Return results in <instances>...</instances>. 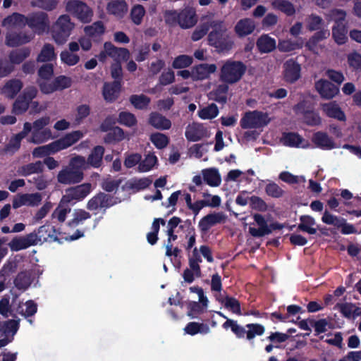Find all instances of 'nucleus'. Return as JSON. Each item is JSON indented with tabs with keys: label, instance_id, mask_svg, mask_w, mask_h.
<instances>
[{
	"label": "nucleus",
	"instance_id": "f257e3e1",
	"mask_svg": "<svg viewBox=\"0 0 361 361\" xmlns=\"http://www.w3.org/2000/svg\"><path fill=\"white\" fill-rule=\"evenodd\" d=\"M85 166L84 157L77 155L72 157L68 166L59 172L57 175L58 182L64 185H73L80 183L84 178Z\"/></svg>",
	"mask_w": 361,
	"mask_h": 361
},
{
	"label": "nucleus",
	"instance_id": "f03ea898",
	"mask_svg": "<svg viewBox=\"0 0 361 361\" xmlns=\"http://www.w3.org/2000/svg\"><path fill=\"white\" fill-rule=\"evenodd\" d=\"M306 27L310 31L319 30L307 42L306 46L312 50L316 44L330 36V31L323 18L316 14L310 15L305 20Z\"/></svg>",
	"mask_w": 361,
	"mask_h": 361
},
{
	"label": "nucleus",
	"instance_id": "7ed1b4c3",
	"mask_svg": "<svg viewBox=\"0 0 361 361\" xmlns=\"http://www.w3.org/2000/svg\"><path fill=\"white\" fill-rule=\"evenodd\" d=\"M75 23L68 14L61 15L52 25V37L58 44H63L70 37Z\"/></svg>",
	"mask_w": 361,
	"mask_h": 361
},
{
	"label": "nucleus",
	"instance_id": "20e7f679",
	"mask_svg": "<svg viewBox=\"0 0 361 361\" xmlns=\"http://www.w3.org/2000/svg\"><path fill=\"white\" fill-rule=\"evenodd\" d=\"M65 11L80 23L86 24L92 21L93 10L80 0H68L65 3Z\"/></svg>",
	"mask_w": 361,
	"mask_h": 361
},
{
	"label": "nucleus",
	"instance_id": "39448f33",
	"mask_svg": "<svg viewBox=\"0 0 361 361\" xmlns=\"http://www.w3.org/2000/svg\"><path fill=\"white\" fill-rule=\"evenodd\" d=\"M92 185L90 183L67 188L65 195L61 199L59 207L74 204L77 202L82 201L90 193Z\"/></svg>",
	"mask_w": 361,
	"mask_h": 361
},
{
	"label": "nucleus",
	"instance_id": "423d86ee",
	"mask_svg": "<svg viewBox=\"0 0 361 361\" xmlns=\"http://www.w3.org/2000/svg\"><path fill=\"white\" fill-rule=\"evenodd\" d=\"M49 122V116H44L35 121L32 123V136L29 141L35 144H41L50 139L51 137V130L44 128Z\"/></svg>",
	"mask_w": 361,
	"mask_h": 361
},
{
	"label": "nucleus",
	"instance_id": "0eeeda50",
	"mask_svg": "<svg viewBox=\"0 0 361 361\" xmlns=\"http://www.w3.org/2000/svg\"><path fill=\"white\" fill-rule=\"evenodd\" d=\"M271 121L267 113L258 111L247 112L241 120L244 128H260L266 126Z\"/></svg>",
	"mask_w": 361,
	"mask_h": 361
},
{
	"label": "nucleus",
	"instance_id": "6e6552de",
	"mask_svg": "<svg viewBox=\"0 0 361 361\" xmlns=\"http://www.w3.org/2000/svg\"><path fill=\"white\" fill-rule=\"evenodd\" d=\"M40 91L45 94H51L56 91H61L70 87L72 80L66 75L56 77L51 82L48 81H37Z\"/></svg>",
	"mask_w": 361,
	"mask_h": 361
},
{
	"label": "nucleus",
	"instance_id": "1a4fd4ad",
	"mask_svg": "<svg viewBox=\"0 0 361 361\" xmlns=\"http://www.w3.org/2000/svg\"><path fill=\"white\" fill-rule=\"evenodd\" d=\"M26 25L37 35H42L49 27L48 14L44 11L32 12L27 16Z\"/></svg>",
	"mask_w": 361,
	"mask_h": 361
},
{
	"label": "nucleus",
	"instance_id": "9d476101",
	"mask_svg": "<svg viewBox=\"0 0 361 361\" xmlns=\"http://www.w3.org/2000/svg\"><path fill=\"white\" fill-rule=\"evenodd\" d=\"M254 223L249 227L250 233L254 237H262L271 233L272 229L279 228L275 225L269 226L264 218L260 214H255Z\"/></svg>",
	"mask_w": 361,
	"mask_h": 361
},
{
	"label": "nucleus",
	"instance_id": "9b49d317",
	"mask_svg": "<svg viewBox=\"0 0 361 361\" xmlns=\"http://www.w3.org/2000/svg\"><path fill=\"white\" fill-rule=\"evenodd\" d=\"M116 202L114 201V197L100 192L92 197L87 204V209L90 211L97 210L99 208L104 209V213L106 209L114 206Z\"/></svg>",
	"mask_w": 361,
	"mask_h": 361
},
{
	"label": "nucleus",
	"instance_id": "f8f14e48",
	"mask_svg": "<svg viewBox=\"0 0 361 361\" xmlns=\"http://www.w3.org/2000/svg\"><path fill=\"white\" fill-rule=\"evenodd\" d=\"M32 38L33 35L27 32L9 30L6 35L5 44L9 47H16L30 42Z\"/></svg>",
	"mask_w": 361,
	"mask_h": 361
},
{
	"label": "nucleus",
	"instance_id": "ddd939ff",
	"mask_svg": "<svg viewBox=\"0 0 361 361\" xmlns=\"http://www.w3.org/2000/svg\"><path fill=\"white\" fill-rule=\"evenodd\" d=\"M280 142L282 145L290 147L302 149L310 147V142L296 133H283Z\"/></svg>",
	"mask_w": 361,
	"mask_h": 361
},
{
	"label": "nucleus",
	"instance_id": "4468645a",
	"mask_svg": "<svg viewBox=\"0 0 361 361\" xmlns=\"http://www.w3.org/2000/svg\"><path fill=\"white\" fill-rule=\"evenodd\" d=\"M185 136L190 142H197L209 136L207 128L202 123L193 122L185 128Z\"/></svg>",
	"mask_w": 361,
	"mask_h": 361
},
{
	"label": "nucleus",
	"instance_id": "2eb2a0df",
	"mask_svg": "<svg viewBox=\"0 0 361 361\" xmlns=\"http://www.w3.org/2000/svg\"><path fill=\"white\" fill-rule=\"evenodd\" d=\"M35 231L30 233L25 236H16L8 243L12 251H20L30 246L36 245Z\"/></svg>",
	"mask_w": 361,
	"mask_h": 361
},
{
	"label": "nucleus",
	"instance_id": "dca6fc26",
	"mask_svg": "<svg viewBox=\"0 0 361 361\" xmlns=\"http://www.w3.org/2000/svg\"><path fill=\"white\" fill-rule=\"evenodd\" d=\"M36 276L37 273L35 269L20 271L13 281L15 287L19 290H26L35 281Z\"/></svg>",
	"mask_w": 361,
	"mask_h": 361
},
{
	"label": "nucleus",
	"instance_id": "f3484780",
	"mask_svg": "<svg viewBox=\"0 0 361 361\" xmlns=\"http://www.w3.org/2000/svg\"><path fill=\"white\" fill-rule=\"evenodd\" d=\"M310 106L305 102H302L295 106L296 112L303 114V120L307 125H319L322 122L320 116L318 113L310 110Z\"/></svg>",
	"mask_w": 361,
	"mask_h": 361
},
{
	"label": "nucleus",
	"instance_id": "a211bd4d",
	"mask_svg": "<svg viewBox=\"0 0 361 361\" xmlns=\"http://www.w3.org/2000/svg\"><path fill=\"white\" fill-rule=\"evenodd\" d=\"M314 86L322 99H331L339 93V88L326 80H317Z\"/></svg>",
	"mask_w": 361,
	"mask_h": 361
},
{
	"label": "nucleus",
	"instance_id": "6ab92c4d",
	"mask_svg": "<svg viewBox=\"0 0 361 361\" xmlns=\"http://www.w3.org/2000/svg\"><path fill=\"white\" fill-rule=\"evenodd\" d=\"M35 231L36 245L39 242H56L59 241L56 235V230L55 226L50 224H45L39 226L37 231Z\"/></svg>",
	"mask_w": 361,
	"mask_h": 361
},
{
	"label": "nucleus",
	"instance_id": "aec40b11",
	"mask_svg": "<svg viewBox=\"0 0 361 361\" xmlns=\"http://www.w3.org/2000/svg\"><path fill=\"white\" fill-rule=\"evenodd\" d=\"M104 49L107 51L108 56L112 58L114 63L121 62V60L127 61L130 57V51L124 47H117L111 42L104 44Z\"/></svg>",
	"mask_w": 361,
	"mask_h": 361
},
{
	"label": "nucleus",
	"instance_id": "412c9836",
	"mask_svg": "<svg viewBox=\"0 0 361 361\" xmlns=\"http://www.w3.org/2000/svg\"><path fill=\"white\" fill-rule=\"evenodd\" d=\"M105 149L102 145H97L91 150L87 159H85V170L91 166L94 169L99 168L103 163V157Z\"/></svg>",
	"mask_w": 361,
	"mask_h": 361
},
{
	"label": "nucleus",
	"instance_id": "4be33fe9",
	"mask_svg": "<svg viewBox=\"0 0 361 361\" xmlns=\"http://www.w3.org/2000/svg\"><path fill=\"white\" fill-rule=\"evenodd\" d=\"M322 112L328 117L344 121L346 119L345 113L340 107L339 104L334 101L327 103L321 104Z\"/></svg>",
	"mask_w": 361,
	"mask_h": 361
},
{
	"label": "nucleus",
	"instance_id": "5701e85b",
	"mask_svg": "<svg viewBox=\"0 0 361 361\" xmlns=\"http://www.w3.org/2000/svg\"><path fill=\"white\" fill-rule=\"evenodd\" d=\"M300 66L294 60L290 59L283 64V78L286 82H294L300 77Z\"/></svg>",
	"mask_w": 361,
	"mask_h": 361
},
{
	"label": "nucleus",
	"instance_id": "b1692460",
	"mask_svg": "<svg viewBox=\"0 0 361 361\" xmlns=\"http://www.w3.org/2000/svg\"><path fill=\"white\" fill-rule=\"evenodd\" d=\"M197 22V16L193 8L186 7L179 12V26L181 28L192 27Z\"/></svg>",
	"mask_w": 361,
	"mask_h": 361
},
{
	"label": "nucleus",
	"instance_id": "393cba45",
	"mask_svg": "<svg viewBox=\"0 0 361 361\" xmlns=\"http://www.w3.org/2000/svg\"><path fill=\"white\" fill-rule=\"evenodd\" d=\"M218 25L216 27H213L214 30L212 31L208 35L209 44L221 51L226 49V37H224V31L218 30L221 27V21H216Z\"/></svg>",
	"mask_w": 361,
	"mask_h": 361
},
{
	"label": "nucleus",
	"instance_id": "a878e982",
	"mask_svg": "<svg viewBox=\"0 0 361 361\" xmlns=\"http://www.w3.org/2000/svg\"><path fill=\"white\" fill-rule=\"evenodd\" d=\"M121 90L120 81L106 82L104 85L102 94L106 102L112 103L119 97Z\"/></svg>",
	"mask_w": 361,
	"mask_h": 361
},
{
	"label": "nucleus",
	"instance_id": "bb28decb",
	"mask_svg": "<svg viewBox=\"0 0 361 361\" xmlns=\"http://www.w3.org/2000/svg\"><path fill=\"white\" fill-rule=\"evenodd\" d=\"M23 87V82L19 79L8 80L2 87L1 93L8 99H14Z\"/></svg>",
	"mask_w": 361,
	"mask_h": 361
},
{
	"label": "nucleus",
	"instance_id": "cd10ccee",
	"mask_svg": "<svg viewBox=\"0 0 361 361\" xmlns=\"http://www.w3.org/2000/svg\"><path fill=\"white\" fill-rule=\"evenodd\" d=\"M214 64L202 63L195 66L192 69V79L193 81L202 80L209 78L211 73L216 71Z\"/></svg>",
	"mask_w": 361,
	"mask_h": 361
},
{
	"label": "nucleus",
	"instance_id": "c85d7f7f",
	"mask_svg": "<svg viewBox=\"0 0 361 361\" xmlns=\"http://www.w3.org/2000/svg\"><path fill=\"white\" fill-rule=\"evenodd\" d=\"M245 71V66L240 62L227 63V83L238 81Z\"/></svg>",
	"mask_w": 361,
	"mask_h": 361
},
{
	"label": "nucleus",
	"instance_id": "c756f323",
	"mask_svg": "<svg viewBox=\"0 0 361 361\" xmlns=\"http://www.w3.org/2000/svg\"><path fill=\"white\" fill-rule=\"evenodd\" d=\"M312 141L317 147L322 149L329 150L336 147L332 138L324 132L315 133L312 135Z\"/></svg>",
	"mask_w": 361,
	"mask_h": 361
},
{
	"label": "nucleus",
	"instance_id": "7c9ffc66",
	"mask_svg": "<svg viewBox=\"0 0 361 361\" xmlns=\"http://www.w3.org/2000/svg\"><path fill=\"white\" fill-rule=\"evenodd\" d=\"M27 16L23 14L15 12L6 17L2 21L3 26L8 28L22 29L26 25Z\"/></svg>",
	"mask_w": 361,
	"mask_h": 361
},
{
	"label": "nucleus",
	"instance_id": "2f4dec72",
	"mask_svg": "<svg viewBox=\"0 0 361 361\" xmlns=\"http://www.w3.org/2000/svg\"><path fill=\"white\" fill-rule=\"evenodd\" d=\"M106 8L109 14L122 18L128 12V4L125 0H115L109 1Z\"/></svg>",
	"mask_w": 361,
	"mask_h": 361
},
{
	"label": "nucleus",
	"instance_id": "473e14b6",
	"mask_svg": "<svg viewBox=\"0 0 361 361\" xmlns=\"http://www.w3.org/2000/svg\"><path fill=\"white\" fill-rule=\"evenodd\" d=\"M149 123L156 129L169 130L171 127L169 119L157 112H152L149 117Z\"/></svg>",
	"mask_w": 361,
	"mask_h": 361
},
{
	"label": "nucleus",
	"instance_id": "72a5a7b5",
	"mask_svg": "<svg viewBox=\"0 0 361 361\" xmlns=\"http://www.w3.org/2000/svg\"><path fill=\"white\" fill-rule=\"evenodd\" d=\"M326 18L329 21L334 23L333 26L338 25H348L346 20L347 13L343 9L334 8L329 11L326 15Z\"/></svg>",
	"mask_w": 361,
	"mask_h": 361
},
{
	"label": "nucleus",
	"instance_id": "f704fd0d",
	"mask_svg": "<svg viewBox=\"0 0 361 361\" xmlns=\"http://www.w3.org/2000/svg\"><path fill=\"white\" fill-rule=\"evenodd\" d=\"M303 44L304 40L302 38H298L294 40L284 39L279 40L278 48L281 51L289 52L301 49Z\"/></svg>",
	"mask_w": 361,
	"mask_h": 361
},
{
	"label": "nucleus",
	"instance_id": "c9c22d12",
	"mask_svg": "<svg viewBox=\"0 0 361 361\" xmlns=\"http://www.w3.org/2000/svg\"><path fill=\"white\" fill-rule=\"evenodd\" d=\"M223 217L224 216L219 213L207 214L200 219L198 226L202 232L206 233L212 226L221 222Z\"/></svg>",
	"mask_w": 361,
	"mask_h": 361
},
{
	"label": "nucleus",
	"instance_id": "e433bc0d",
	"mask_svg": "<svg viewBox=\"0 0 361 361\" xmlns=\"http://www.w3.org/2000/svg\"><path fill=\"white\" fill-rule=\"evenodd\" d=\"M255 29V23L250 18H245L239 20L235 27L236 33L240 37L251 34Z\"/></svg>",
	"mask_w": 361,
	"mask_h": 361
},
{
	"label": "nucleus",
	"instance_id": "4c0bfd02",
	"mask_svg": "<svg viewBox=\"0 0 361 361\" xmlns=\"http://www.w3.org/2000/svg\"><path fill=\"white\" fill-rule=\"evenodd\" d=\"M332 39L338 45H342L348 41V25L332 26Z\"/></svg>",
	"mask_w": 361,
	"mask_h": 361
},
{
	"label": "nucleus",
	"instance_id": "58836bf2",
	"mask_svg": "<svg viewBox=\"0 0 361 361\" xmlns=\"http://www.w3.org/2000/svg\"><path fill=\"white\" fill-rule=\"evenodd\" d=\"M276 40L268 35H262L257 41V47L260 52L269 53L276 48Z\"/></svg>",
	"mask_w": 361,
	"mask_h": 361
},
{
	"label": "nucleus",
	"instance_id": "ea45409f",
	"mask_svg": "<svg viewBox=\"0 0 361 361\" xmlns=\"http://www.w3.org/2000/svg\"><path fill=\"white\" fill-rule=\"evenodd\" d=\"M44 171V165L41 161H37L35 163H30L20 166L18 169L19 175L27 176L33 173H40Z\"/></svg>",
	"mask_w": 361,
	"mask_h": 361
},
{
	"label": "nucleus",
	"instance_id": "a19ab883",
	"mask_svg": "<svg viewBox=\"0 0 361 361\" xmlns=\"http://www.w3.org/2000/svg\"><path fill=\"white\" fill-rule=\"evenodd\" d=\"M203 180L211 187L219 186L221 183V176L215 169H206L202 171Z\"/></svg>",
	"mask_w": 361,
	"mask_h": 361
},
{
	"label": "nucleus",
	"instance_id": "79ce46f5",
	"mask_svg": "<svg viewBox=\"0 0 361 361\" xmlns=\"http://www.w3.org/2000/svg\"><path fill=\"white\" fill-rule=\"evenodd\" d=\"M218 23L215 20L209 22H203L199 26H197L193 31L191 39L194 42H197L201 39L204 36L207 35L210 27H216Z\"/></svg>",
	"mask_w": 361,
	"mask_h": 361
},
{
	"label": "nucleus",
	"instance_id": "37998d69",
	"mask_svg": "<svg viewBox=\"0 0 361 361\" xmlns=\"http://www.w3.org/2000/svg\"><path fill=\"white\" fill-rule=\"evenodd\" d=\"M125 132L118 127L116 126L113 129L108 131L104 137V142L106 144H115L124 140Z\"/></svg>",
	"mask_w": 361,
	"mask_h": 361
},
{
	"label": "nucleus",
	"instance_id": "c03bdc74",
	"mask_svg": "<svg viewBox=\"0 0 361 361\" xmlns=\"http://www.w3.org/2000/svg\"><path fill=\"white\" fill-rule=\"evenodd\" d=\"M30 49L28 47H23L16 50H13L8 55L9 60L15 64H20L30 55Z\"/></svg>",
	"mask_w": 361,
	"mask_h": 361
},
{
	"label": "nucleus",
	"instance_id": "a18cd8bd",
	"mask_svg": "<svg viewBox=\"0 0 361 361\" xmlns=\"http://www.w3.org/2000/svg\"><path fill=\"white\" fill-rule=\"evenodd\" d=\"M298 228L309 234H315L317 233L315 219L310 216H302Z\"/></svg>",
	"mask_w": 361,
	"mask_h": 361
},
{
	"label": "nucleus",
	"instance_id": "49530a36",
	"mask_svg": "<svg viewBox=\"0 0 361 361\" xmlns=\"http://www.w3.org/2000/svg\"><path fill=\"white\" fill-rule=\"evenodd\" d=\"M129 101L130 104L136 109L139 110L146 109L151 102V99L149 97L145 94H132Z\"/></svg>",
	"mask_w": 361,
	"mask_h": 361
},
{
	"label": "nucleus",
	"instance_id": "de8ad7c7",
	"mask_svg": "<svg viewBox=\"0 0 361 361\" xmlns=\"http://www.w3.org/2000/svg\"><path fill=\"white\" fill-rule=\"evenodd\" d=\"M271 6L274 9L279 10L288 16H292L295 13L293 4L287 0H273Z\"/></svg>",
	"mask_w": 361,
	"mask_h": 361
},
{
	"label": "nucleus",
	"instance_id": "09e8293b",
	"mask_svg": "<svg viewBox=\"0 0 361 361\" xmlns=\"http://www.w3.org/2000/svg\"><path fill=\"white\" fill-rule=\"evenodd\" d=\"M105 32V26L101 20L96 21L90 25L84 27L85 34L90 37L100 36Z\"/></svg>",
	"mask_w": 361,
	"mask_h": 361
},
{
	"label": "nucleus",
	"instance_id": "8fccbe9b",
	"mask_svg": "<svg viewBox=\"0 0 361 361\" xmlns=\"http://www.w3.org/2000/svg\"><path fill=\"white\" fill-rule=\"evenodd\" d=\"M117 121L120 125L133 128L137 124L136 116L129 111H121L118 114Z\"/></svg>",
	"mask_w": 361,
	"mask_h": 361
},
{
	"label": "nucleus",
	"instance_id": "3c124183",
	"mask_svg": "<svg viewBox=\"0 0 361 361\" xmlns=\"http://www.w3.org/2000/svg\"><path fill=\"white\" fill-rule=\"evenodd\" d=\"M56 57L54 46L47 43L43 46L37 59L39 62H48L55 59Z\"/></svg>",
	"mask_w": 361,
	"mask_h": 361
},
{
	"label": "nucleus",
	"instance_id": "603ef678",
	"mask_svg": "<svg viewBox=\"0 0 361 361\" xmlns=\"http://www.w3.org/2000/svg\"><path fill=\"white\" fill-rule=\"evenodd\" d=\"M59 2V0H32L30 6L46 11H52L57 8Z\"/></svg>",
	"mask_w": 361,
	"mask_h": 361
},
{
	"label": "nucleus",
	"instance_id": "864d4df0",
	"mask_svg": "<svg viewBox=\"0 0 361 361\" xmlns=\"http://www.w3.org/2000/svg\"><path fill=\"white\" fill-rule=\"evenodd\" d=\"M336 308L340 311L343 317L350 319L357 317L359 307L352 303H339L336 305Z\"/></svg>",
	"mask_w": 361,
	"mask_h": 361
},
{
	"label": "nucleus",
	"instance_id": "5fc2aeb1",
	"mask_svg": "<svg viewBox=\"0 0 361 361\" xmlns=\"http://www.w3.org/2000/svg\"><path fill=\"white\" fill-rule=\"evenodd\" d=\"M91 217V214L84 209L76 210L74 213V217L73 219L68 222V227L74 228L79 225L82 224L85 220H87Z\"/></svg>",
	"mask_w": 361,
	"mask_h": 361
},
{
	"label": "nucleus",
	"instance_id": "6e6d98bb",
	"mask_svg": "<svg viewBox=\"0 0 361 361\" xmlns=\"http://www.w3.org/2000/svg\"><path fill=\"white\" fill-rule=\"evenodd\" d=\"M83 133L80 130H74L71 133L66 134L64 136L61 137L64 148L67 149L68 147L72 146L78 141H79L83 137Z\"/></svg>",
	"mask_w": 361,
	"mask_h": 361
},
{
	"label": "nucleus",
	"instance_id": "4d7b16f0",
	"mask_svg": "<svg viewBox=\"0 0 361 361\" xmlns=\"http://www.w3.org/2000/svg\"><path fill=\"white\" fill-rule=\"evenodd\" d=\"M219 114V109L215 104H211L198 111V116L202 119H212Z\"/></svg>",
	"mask_w": 361,
	"mask_h": 361
},
{
	"label": "nucleus",
	"instance_id": "13d9d810",
	"mask_svg": "<svg viewBox=\"0 0 361 361\" xmlns=\"http://www.w3.org/2000/svg\"><path fill=\"white\" fill-rule=\"evenodd\" d=\"M323 223L333 226L336 228H340L343 225V219L332 214L329 211L325 210L322 217Z\"/></svg>",
	"mask_w": 361,
	"mask_h": 361
},
{
	"label": "nucleus",
	"instance_id": "bf43d9fd",
	"mask_svg": "<svg viewBox=\"0 0 361 361\" xmlns=\"http://www.w3.org/2000/svg\"><path fill=\"white\" fill-rule=\"evenodd\" d=\"M149 140L153 145L159 149L166 147L169 142V138L168 136L161 133H152L150 135Z\"/></svg>",
	"mask_w": 361,
	"mask_h": 361
},
{
	"label": "nucleus",
	"instance_id": "052dcab7",
	"mask_svg": "<svg viewBox=\"0 0 361 361\" xmlns=\"http://www.w3.org/2000/svg\"><path fill=\"white\" fill-rule=\"evenodd\" d=\"M157 163V157L154 155L149 154H147L145 159L138 165V170L140 172H147L150 171L154 165Z\"/></svg>",
	"mask_w": 361,
	"mask_h": 361
},
{
	"label": "nucleus",
	"instance_id": "680f3d73",
	"mask_svg": "<svg viewBox=\"0 0 361 361\" xmlns=\"http://www.w3.org/2000/svg\"><path fill=\"white\" fill-rule=\"evenodd\" d=\"M30 102L20 94L13 105V112L16 115L24 114L29 107Z\"/></svg>",
	"mask_w": 361,
	"mask_h": 361
},
{
	"label": "nucleus",
	"instance_id": "e2e57ef3",
	"mask_svg": "<svg viewBox=\"0 0 361 361\" xmlns=\"http://www.w3.org/2000/svg\"><path fill=\"white\" fill-rule=\"evenodd\" d=\"M193 62L192 56L188 55H179L176 56L173 63L172 67L175 69H181L189 67Z\"/></svg>",
	"mask_w": 361,
	"mask_h": 361
},
{
	"label": "nucleus",
	"instance_id": "0e129e2a",
	"mask_svg": "<svg viewBox=\"0 0 361 361\" xmlns=\"http://www.w3.org/2000/svg\"><path fill=\"white\" fill-rule=\"evenodd\" d=\"M18 327L19 324L17 321L13 319L8 320L1 327H0L1 338H4V335H6L8 337V334L10 333H13V334H16L18 329Z\"/></svg>",
	"mask_w": 361,
	"mask_h": 361
},
{
	"label": "nucleus",
	"instance_id": "69168bd1",
	"mask_svg": "<svg viewBox=\"0 0 361 361\" xmlns=\"http://www.w3.org/2000/svg\"><path fill=\"white\" fill-rule=\"evenodd\" d=\"M208 329V327L202 323L191 322L186 325L184 331L186 334L194 336L198 333L206 332Z\"/></svg>",
	"mask_w": 361,
	"mask_h": 361
},
{
	"label": "nucleus",
	"instance_id": "338daca9",
	"mask_svg": "<svg viewBox=\"0 0 361 361\" xmlns=\"http://www.w3.org/2000/svg\"><path fill=\"white\" fill-rule=\"evenodd\" d=\"M152 182V180L149 178H142L131 180L128 184L130 188L140 191L147 188Z\"/></svg>",
	"mask_w": 361,
	"mask_h": 361
},
{
	"label": "nucleus",
	"instance_id": "774afa93",
	"mask_svg": "<svg viewBox=\"0 0 361 361\" xmlns=\"http://www.w3.org/2000/svg\"><path fill=\"white\" fill-rule=\"evenodd\" d=\"M145 14V8L140 4L134 6L130 11V18L132 21L137 25H140Z\"/></svg>",
	"mask_w": 361,
	"mask_h": 361
}]
</instances>
